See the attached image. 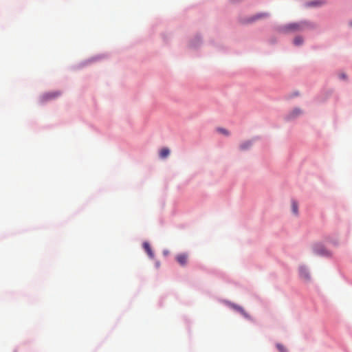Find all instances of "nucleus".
Returning <instances> with one entry per match:
<instances>
[{
	"mask_svg": "<svg viewBox=\"0 0 352 352\" xmlns=\"http://www.w3.org/2000/svg\"><path fill=\"white\" fill-rule=\"evenodd\" d=\"M143 247H144L145 251L146 252L148 256L150 258H153L154 257V254H153V251L151 250V248L149 243H147V242H144L143 243Z\"/></svg>",
	"mask_w": 352,
	"mask_h": 352,
	"instance_id": "4",
	"label": "nucleus"
},
{
	"mask_svg": "<svg viewBox=\"0 0 352 352\" xmlns=\"http://www.w3.org/2000/svg\"><path fill=\"white\" fill-rule=\"evenodd\" d=\"M292 212H294V214H298V203L294 200H293L292 201Z\"/></svg>",
	"mask_w": 352,
	"mask_h": 352,
	"instance_id": "8",
	"label": "nucleus"
},
{
	"mask_svg": "<svg viewBox=\"0 0 352 352\" xmlns=\"http://www.w3.org/2000/svg\"><path fill=\"white\" fill-rule=\"evenodd\" d=\"M237 310L240 311L241 313H243V309L239 307H234Z\"/></svg>",
	"mask_w": 352,
	"mask_h": 352,
	"instance_id": "14",
	"label": "nucleus"
},
{
	"mask_svg": "<svg viewBox=\"0 0 352 352\" xmlns=\"http://www.w3.org/2000/svg\"><path fill=\"white\" fill-rule=\"evenodd\" d=\"M350 25L352 26V21L350 23Z\"/></svg>",
	"mask_w": 352,
	"mask_h": 352,
	"instance_id": "17",
	"label": "nucleus"
},
{
	"mask_svg": "<svg viewBox=\"0 0 352 352\" xmlns=\"http://www.w3.org/2000/svg\"><path fill=\"white\" fill-rule=\"evenodd\" d=\"M252 145V143L250 141L245 142L241 144L240 148L242 150H245L248 148Z\"/></svg>",
	"mask_w": 352,
	"mask_h": 352,
	"instance_id": "9",
	"label": "nucleus"
},
{
	"mask_svg": "<svg viewBox=\"0 0 352 352\" xmlns=\"http://www.w3.org/2000/svg\"><path fill=\"white\" fill-rule=\"evenodd\" d=\"M276 347L280 352H286V349H285L283 345H282L280 344H278L276 345Z\"/></svg>",
	"mask_w": 352,
	"mask_h": 352,
	"instance_id": "12",
	"label": "nucleus"
},
{
	"mask_svg": "<svg viewBox=\"0 0 352 352\" xmlns=\"http://www.w3.org/2000/svg\"><path fill=\"white\" fill-rule=\"evenodd\" d=\"M316 252L318 254H324V251H321V252H319L318 250H316Z\"/></svg>",
	"mask_w": 352,
	"mask_h": 352,
	"instance_id": "15",
	"label": "nucleus"
},
{
	"mask_svg": "<svg viewBox=\"0 0 352 352\" xmlns=\"http://www.w3.org/2000/svg\"><path fill=\"white\" fill-rule=\"evenodd\" d=\"M188 254L185 253L179 254L176 256V261L181 265L182 266H184L186 265L188 261Z\"/></svg>",
	"mask_w": 352,
	"mask_h": 352,
	"instance_id": "2",
	"label": "nucleus"
},
{
	"mask_svg": "<svg viewBox=\"0 0 352 352\" xmlns=\"http://www.w3.org/2000/svg\"><path fill=\"white\" fill-rule=\"evenodd\" d=\"M170 154L169 148L164 147L162 148L160 151V157L162 159L167 157Z\"/></svg>",
	"mask_w": 352,
	"mask_h": 352,
	"instance_id": "7",
	"label": "nucleus"
},
{
	"mask_svg": "<svg viewBox=\"0 0 352 352\" xmlns=\"http://www.w3.org/2000/svg\"><path fill=\"white\" fill-rule=\"evenodd\" d=\"M320 3L318 2V1H311L310 3H309V6H318V5H320Z\"/></svg>",
	"mask_w": 352,
	"mask_h": 352,
	"instance_id": "13",
	"label": "nucleus"
},
{
	"mask_svg": "<svg viewBox=\"0 0 352 352\" xmlns=\"http://www.w3.org/2000/svg\"><path fill=\"white\" fill-rule=\"evenodd\" d=\"M342 78H345L344 75H342Z\"/></svg>",
	"mask_w": 352,
	"mask_h": 352,
	"instance_id": "16",
	"label": "nucleus"
},
{
	"mask_svg": "<svg viewBox=\"0 0 352 352\" xmlns=\"http://www.w3.org/2000/svg\"><path fill=\"white\" fill-rule=\"evenodd\" d=\"M300 276L305 279H309V274L308 270L305 267H300Z\"/></svg>",
	"mask_w": 352,
	"mask_h": 352,
	"instance_id": "6",
	"label": "nucleus"
},
{
	"mask_svg": "<svg viewBox=\"0 0 352 352\" xmlns=\"http://www.w3.org/2000/svg\"><path fill=\"white\" fill-rule=\"evenodd\" d=\"M294 43L296 45H300L302 43V38L300 36H297L294 40Z\"/></svg>",
	"mask_w": 352,
	"mask_h": 352,
	"instance_id": "10",
	"label": "nucleus"
},
{
	"mask_svg": "<svg viewBox=\"0 0 352 352\" xmlns=\"http://www.w3.org/2000/svg\"><path fill=\"white\" fill-rule=\"evenodd\" d=\"M217 131L219 133H222L223 135H229V132L226 129H225L219 128V129H217Z\"/></svg>",
	"mask_w": 352,
	"mask_h": 352,
	"instance_id": "11",
	"label": "nucleus"
},
{
	"mask_svg": "<svg viewBox=\"0 0 352 352\" xmlns=\"http://www.w3.org/2000/svg\"><path fill=\"white\" fill-rule=\"evenodd\" d=\"M302 29V24L301 23H291L285 27L287 32L299 31Z\"/></svg>",
	"mask_w": 352,
	"mask_h": 352,
	"instance_id": "1",
	"label": "nucleus"
},
{
	"mask_svg": "<svg viewBox=\"0 0 352 352\" xmlns=\"http://www.w3.org/2000/svg\"><path fill=\"white\" fill-rule=\"evenodd\" d=\"M302 113V111L298 109V108H296L294 109V110H292L288 115V118L289 119H293V118H295L296 117L298 116L299 115H300Z\"/></svg>",
	"mask_w": 352,
	"mask_h": 352,
	"instance_id": "5",
	"label": "nucleus"
},
{
	"mask_svg": "<svg viewBox=\"0 0 352 352\" xmlns=\"http://www.w3.org/2000/svg\"><path fill=\"white\" fill-rule=\"evenodd\" d=\"M60 94L59 91L48 92V93L45 94L42 96V100H43V101H46V100H52V99H54V98L58 97Z\"/></svg>",
	"mask_w": 352,
	"mask_h": 352,
	"instance_id": "3",
	"label": "nucleus"
}]
</instances>
